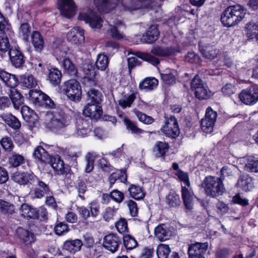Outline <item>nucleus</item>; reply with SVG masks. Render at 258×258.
<instances>
[{
  "instance_id": "f257e3e1",
  "label": "nucleus",
  "mask_w": 258,
  "mask_h": 258,
  "mask_svg": "<svg viewBox=\"0 0 258 258\" xmlns=\"http://www.w3.org/2000/svg\"><path fill=\"white\" fill-rule=\"evenodd\" d=\"M79 20L84 21L95 30L103 28L110 36L114 39L120 40L124 37L121 29L125 28L124 24L120 20H117L113 22V25L106 24L100 17L89 9H83L78 17Z\"/></svg>"
},
{
  "instance_id": "f03ea898",
  "label": "nucleus",
  "mask_w": 258,
  "mask_h": 258,
  "mask_svg": "<svg viewBox=\"0 0 258 258\" xmlns=\"http://www.w3.org/2000/svg\"><path fill=\"white\" fill-rule=\"evenodd\" d=\"M71 117L60 110L48 113L45 121V126L52 132L67 135L71 130Z\"/></svg>"
},
{
  "instance_id": "7ed1b4c3",
  "label": "nucleus",
  "mask_w": 258,
  "mask_h": 258,
  "mask_svg": "<svg viewBox=\"0 0 258 258\" xmlns=\"http://www.w3.org/2000/svg\"><path fill=\"white\" fill-rule=\"evenodd\" d=\"M245 14V11L240 5L230 6L222 14L221 22L226 27L234 26L244 18Z\"/></svg>"
},
{
  "instance_id": "20e7f679",
  "label": "nucleus",
  "mask_w": 258,
  "mask_h": 258,
  "mask_svg": "<svg viewBox=\"0 0 258 258\" xmlns=\"http://www.w3.org/2000/svg\"><path fill=\"white\" fill-rule=\"evenodd\" d=\"M205 194L211 198L222 196L225 191V187L222 179L218 177L208 176L202 183Z\"/></svg>"
},
{
  "instance_id": "39448f33",
  "label": "nucleus",
  "mask_w": 258,
  "mask_h": 258,
  "mask_svg": "<svg viewBox=\"0 0 258 258\" xmlns=\"http://www.w3.org/2000/svg\"><path fill=\"white\" fill-rule=\"evenodd\" d=\"M62 90L70 100L79 101L81 98L82 90L80 83L76 80H70L66 82Z\"/></svg>"
},
{
  "instance_id": "423d86ee",
  "label": "nucleus",
  "mask_w": 258,
  "mask_h": 258,
  "mask_svg": "<svg viewBox=\"0 0 258 258\" xmlns=\"http://www.w3.org/2000/svg\"><path fill=\"white\" fill-rule=\"evenodd\" d=\"M161 131L166 137L172 139L177 138L180 134V130L176 118L173 116L167 118Z\"/></svg>"
},
{
  "instance_id": "0eeeda50",
  "label": "nucleus",
  "mask_w": 258,
  "mask_h": 258,
  "mask_svg": "<svg viewBox=\"0 0 258 258\" xmlns=\"http://www.w3.org/2000/svg\"><path fill=\"white\" fill-rule=\"evenodd\" d=\"M136 56H131L127 58L128 67L130 70L134 67L140 65V62L139 58L147 61L154 66L159 63V60L158 58L147 53L137 52L136 53Z\"/></svg>"
},
{
  "instance_id": "6e6552de",
  "label": "nucleus",
  "mask_w": 258,
  "mask_h": 258,
  "mask_svg": "<svg viewBox=\"0 0 258 258\" xmlns=\"http://www.w3.org/2000/svg\"><path fill=\"white\" fill-rule=\"evenodd\" d=\"M217 116L216 112L211 107L207 109L205 118L201 121V128L204 132L211 133L213 131Z\"/></svg>"
},
{
  "instance_id": "1a4fd4ad",
  "label": "nucleus",
  "mask_w": 258,
  "mask_h": 258,
  "mask_svg": "<svg viewBox=\"0 0 258 258\" xmlns=\"http://www.w3.org/2000/svg\"><path fill=\"white\" fill-rule=\"evenodd\" d=\"M239 97L245 104H255L258 101V88L250 87L244 89L239 94Z\"/></svg>"
},
{
  "instance_id": "9d476101",
  "label": "nucleus",
  "mask_w": 258,
  "mask_h": 258,
  "mask_svg": "<svg viewBox=\"0 0 258 258\" xmlns=\"http://www.w3.org/2000/svg\"><path fill=\"white\" fill-rule=\"evenodd\" d=\"M208 247L207 242H196L190 244L188 249L189 258H205L204 255Z\"/></svg>"
},
{
  "instance_id": "9b49d317",
  "label": "nucleus",
  "mask_w": 258,
  "mask_h": 258,
  "mask_svg": "<svg viewBox=\"0 0 258 258\" xmlns=\"http://www.w3.org/2000/svg\"><path fill=\"white\" fill-rule=\"evenodd\" d=\"M29 95L35 103H44L49 108H54L55 106L54 101L48 96L41 92L30 90Z\"/></svg>"
},
{
  "instance_id": "f8f14e48",
  "label": "nucleus",
  "mask_w": 258,
  "mask_h": 258,
  "mask_svg": "<svg viewBox=\"0 0 258 258\" xmlns=\"http://www.w3.org/2000/svg\"><path fill=\"white\" fill-rule=\"evenodd\" d=\"M59 9L61 15L67 18L74 16L76 11V6L73 0H57Z\"/></svg>"
},
{
  "instance_id": "ddd939ff",
  "label": "nucleus",
  "mask_w": 258,
  "mask_h": 258,
  "mask_svg": "<svg viewBox=\"0 0 258 258\" xmlns=\"http://www.w3.org/2000/svg\"><path fill=\"white\" fill-rule=\"evenodd\" d=\"M90 132L86 120L79 119L75 128L71 127V130L67 133L68 136H73L77 137L84 138L87 136Z\"/></svg>"
},
{
  "instance_id": "4468645a",
  "label": "nucleus",
  "mask_w": 258,
  "mask_h": 258,
  "mask_svg": "<svg viewBox=\"0 0 258 258\" xmlns=\"http://www.w3.org/2000/svg\"><path fill=\"white\" fill-rule=\"evenodd\" d=\"M120 240L118 236L114 234L106 235L103 239V245L107 250L112 253L116 252L118 248Z\"/></svg>"
},
{
  "instance_id": "2eb2a0df",
  "label": "nucleus",
  "mask_w": 258,
  "mask_h": 258,
  "mask_svg": "<svg viewBox=\"0 0 258 258\" xmlns=\"http://www.w3.org/2000/svg\"><path fill=\"white\" fill-rule=\"evenodd\" d=\"M67 38L73 44L83 43L85 41L84 30L79 27H74L67 33Z\"/></svg>"
},
{
  "instance_id": "dca6fc26",
  "label": "nucleus",
  "mask_w": 258,
  "mask_h": 258,
  "mask_svg": "<svg viewBox=\"0 0 258 258\" xmlns=\"http://www.w3.org/2000/svg\"><path fill=\"white\" fill-rule=\"evenodd\" d=\"M102 112L101 107L99 104L91 103H88L83 111V113L85 116L94 119L99 118Z\"/></svg>"
},
{
  "instance_id": "f3484780",
  "label": "nucleus",
  "mask_w": 258,
  "mask_h": 258,
  "mask_svg": "<svg viewBox=\"0 0 258 258\" xmlns=\"http://www.w3.org/2000/svg\"><path fill=\"white\" fill-rule=\"evenodd\" d=\"M181 197L183 204L188 210H191L194 206L195 196L191 186H186L181 185Z\"/></svg>"
},
{
  "instance_id": "a211bd4d",
  "label": "nucleus",
  "mask_w": 258,
  "mask_h": 258,
  "mask_svg": "<svg viewBox=\"0 0 258 258\" xmlns=\"http://www.w3.org/2000/svg\"><path fill=\"white\" fill-rule=\"evenodd\" d=\"M12 179L20 184H33L37 177L32 173H15L12 177Z\"/></svg>"
},
{
  "instance_id": "6ab92c4d",
  "label": "nucleus",
  "mask_w": 258,
  "mask_h": 258,
  "mask_svg": "<svg viewBox=\"0 0 258 258\" xmlns=\"http://www.w3.org/2000/svg\"><path fill=\"white\" fill-rule=\"evenodd\" d=\"M52 47L53 49V54L56 59L60 61L69 57L70 54V50L68 47L62 44H57L56 42H53Z\"/></svg>"
},
{
  "instance_id": "aec40b11",
  "label": "nucleus",
  "mask_w": 258,
  "mask_h": 258,
  "mask_svg": "<svg viewBox=\"0 0 258 258\" xmlns=\"http://www.w3.org/2000/svg\"><path fill=\"white\" fill-rule=\"evenodd\" d=\"M9 54L12 64L16 68H20L24 63L23 55L18 46L12 47L9 51Z\"/></svg>"
},
{
  "instance_id": "412c9836",
  "label": "nucleus",
  "mask_w": 258,
  "mask_h": 258,
  "mask_svg": "<svg viewBox=\"0 0 258 258\" xmlns=\"http://www.w3.org/2000/svg\"><path fill=\"white\" fill-rule=\"evenodd\" d=\"M155 237L160 241L168 240L172 235V232L170 228L164 224H160L154 229Z\"/></svg>"
},
{
  "instance_id": "4be33fe9",
  "label": "nucleus",
  "mask_w": 258,
  "mask_h": 258,
  "mask_svg": "<svg viewBox=\"0 0 258 258\" xmlns=\"http://www.w3.org/2000/svg\"><path fill=\"white\" fill-rule=\"evenodd\" d=\"M169 149L168 143L165 142L158 141L153 148V153L154 156L158 158L165 159V155Z\"/></svg>"
},
{
  "instance_id": "5701e85b",
  "label": "nucleus",
  "mask_w": 258,
  "mask_h": 258,
  "mask_svg": "<svg viewBox=\"0 0 258 258\" xmlns=\"http://www.w3.org/2000/svg\"><path fill=\"white\" fill-rule=\"evenodd\" d=\"M177 75L176 71L173 69H166L160 73V77L163 82L167 85H173L176 82Z\"/></svg>"
},
{
  "instance_id": "b1692460",
  "label": "nucleus",
  "mask_w": 258,
  "mask_h": 258,
  "mask_svg": "<svg viewBox=\"0 0 258 258\" xmlns=\"http://www.w3.org/2000/svg\"><path fill=\"white\" fill-rule=\"evenodd\" d=\"M159 36V32L156 25H151L147 31L145 35H143L142 40L146 43L154 42Z\"/></svg>"
},
{
  "instance_id": "393cba45",
  "label": "nucleus",
  "mask_w": 258,
  "mask_h": 258,
  "mask_svg": "<svg viewBox=\"0 0 258 258\" xmlns=\"http://www.w3.org/2000/svg\"><path fill=\"white\" fill-rule=\"evenodd\" d=\"M20 83L25 88L32 89L36 87L37 82L34 76L28 73H26L20 76Z\"/></svg>"
},
{
  "instance_id": "a878e982",
  "label": "nucleus",
  "mask_w": 258,
  "mask_h": 258,
  "mask_svg": "<svg viewBox=\"0 0 258 258\" xmlns=\"http://www.w3.org/2000/svg\"><path fill=\"white\" fill-rule=\"evenodd\" d=\"M0 118L8 125L14 130L19 129L21 127L20 121L11 113H4L0 115Z\"/></svg>"
},
{
  "instance_id": "bb28decb",
  "label": "nucleus",
  "mask_w": 258,
  "mask_h": 258,
  "mask_svg": "<svg viewBox=\"0 0 258 258\" xmlns=\"http://www.w3.org/2000/svg\"><path fill=\"white\" fill-rule=\"evenodd\" d=\"M35 182H37V184L34 190L35 198L41 199L44 197L45 194H49L50 190L48 184L40 180L37 177Z\"/></svg>"
},
{
  "instance_id": "cd10ccee",
  "label": "nucleus",
  "mask_w": 258,
  "mask_h": 258,
  "mask_svg": "<svg viewBox=\"0 0 258 258\" xmlns=\"http://www.w3.org/2000/svg\"><path fill=\"white\" fill-rule=\"evenodd\" d=\"M83 245L82 241L79 239L66 240L63 245V248L72 253L79 251Z\"/></svg>"
},
{
  "instance_id": "c85d7f7f",
  "label": "nucleus",
  "mask_w": 258,
  "mask_h": 258,
  "mask_svg": "<svg viewBox=\"0 0 258 258\" xmlns=\"http://www.w3.org/2000/svg\"><path fill=\"white\" fill-rule=\"evenodd\" d=\"M0 81H3L10 88L15 87L18 84V80L15 75L1 69H0Z\"/></svg>"
},
{
  "instance_id": "c756f323",
  "label": "nucleus",
  "mask_w": 258,
  "mask_h": 258,
  "mask_svg": "<svg viewBox=\"0 0 258 258\" xmlns=\"http://www.w3.org/2000/svg\"><path fill=\"white\" fill-rule=\"evenodd\" d=\"M96 72L93 69H88L85 72V75L83 78V83L86 88H91L97 84L96 80Z\"/></svg>"
},
{
  "instance_id": "7c9ffc66",
  "label": "nucleus",
  "mask_w": 258,
  "mask_h": 258,
  "mask_svg": "<svg viewBox=\"0 0 258 258\" xmlns=\"http://www.w3.org/2000/svg\"><path fill=\"white\" fill-rule=\"evenodd\" d=\"M237 186L245 191H249L253 187L252 179L247 174L243 175L239 178Z\"/></svg>"
},
{
  "instance_id": "2f4dec72",
  "label": "nucleus",
  "mask_w": 258,
  "mask_h": 258,
  "mask_svg": "<svg viewBox=\"0 0 258 258\" xmlns=\"http://www.w3.org/2000/svg\"><path fill=\"white\" fill-rule=\"evenodd\" d=\"M245 162V169L247 171L258 172V158L253 156H247L242 158Z\"/></svg>"
},
{
  "instance_id": "473e14b6",
  "label": "nucleus",
  "mask_w": 258,
  "mask_h": 258,
  "mask_svg": "<svg viewBox=\"0 0 258 258\" xmlns=\"http://www.w3.org/2000/svg\"><path fill=\"white\" fill-rule=\"evenodd\" d=\"M246 35L248 39L258 43V24L250 22L246 25Z\"/></svg>"
},
{
  "instance_id": "72a5a7b5",
  "label": "nucleus",
  "mask_w": 258,
  "mask_h": 258,
  "mask_svg": "<svg viewBox=\"0 0 258 258\" xmlns=\"http://www.w3.org/2000/svg\"><path fill=\"white\" fill-rule=\"evenodd\" d=\"M31 42L36 51H41L44 45V41L42 36L40 32L34 31L32 33Z\"/></svg>"
},
{
  "instance_id": "f704fd0d",
  "label": "nucleus",
  "mask_w": 258,
  "mask_h": 258,
  "mask_svg": "<svg viewBox=\"0 0 258 258\" xmlns=\"http://www.w3.org/2000/svg\"><path fill=\"white\" fill-rule=\"evenodd\" d=\"M158 81L155 78H147L139 84V88L145 91H151L156 88Z\"/></svg>"
},
{
  "instance_id": "c9c22d12",
  "label": "nucleus",
  "mask_w": 258,
  "mask_h": 258,
  "mask_svg": "<svg viewBox=\"0 0 258 258\" xmlns=\"http://www.w3.org/2000/svg\"><path fill=\"white\" fill-rule=\"evenodd\" d=\"M50 162L52 167L54 170L58 171L59 174H62L67 172V167H65L63 161L60 159L59 156H57L52 158Z\"/></svg>"
},
{
  "instance_id": "e433bc0d",
  "label": "nucleus",
  "mask_w": 258,
  "mask_h": 258,
  "mask_svg": "<svg viewBox=\"0 0 258 258\" xmlns=\"http://www.w3.org/2000/svg\"><path fill=\"white\" fill-rule=\"evenodd\" d=\"M10 97L14 108L19 109L23 101L22 95L13 87L10 89Z\"/></svg>"
},
{
  "instance_id": "4c0bfd02",
  "label": "nucleus",
  "mask_w": 258,
  "mask_h": 258,
  "mask_svg": "<svg viewBox=\"0 0 258 258\" xmlns=\"http://www.w3.org/2000/svg\"><path fill=\"white\" fill-rule=\"evenodd\" d=\"M20 214L22 216L27 219L37 217L36 210L27 204H23L20 208Z\"/></svg>"
},
{
  "instance_id": "58836bf2",
  "label": "nucleus",
  "mask_w": 258,
  "mask_h": 258,
  "mask_svg": "<svg viewBox=\"0 0 258 258\" xmlns=\"http://www.w3.org/2000/svg\"><path fill=\"white\" fill-rule=\"evenodd\" d=\"M165 202L169 207L176 208L180 205L181 201L178 195L172 191L166 196Z\"/></svg>"
},
{
  "instance_id": "ea45409f",
  "label": "nucleus",
  "mask_w": 258,
  "mask_h": 258,
  "mask_svg": "<svg viewBox=\"0 0 258 258\" xmlns=\"http://www.w3.org/2000/svg\"><path fill=\"white\" fill-rule=\"evenodd\" d=\"M87 100L88 103L100 104L101 101V93L97 90L94 88L87 91Z\"/></svg>"
},
{
  "instance_id": "a19ab883",
  "label": "nucleus",
  "mask_w": 258,
  "mask_h": 258,
  "mask_svg": "<svg viewBox=\"0 0 258 258\" xmlns=\"http://www.w3.org/2000/svg\"><path fill=\"white\" fill-rule=\"evenodd\" d=\"M61 78V72L57 69L53 68L49 70L48 79L53 86H56L60 83Z\"/></svg>"
},
{
  "instance_id": "79ce46f5",
  "label": "nucleus",
  "mask_w": 258,
  "mask_h": 258,
  "mask_svg": "<svg viewBox=\"0 0 258 258\" xmlns=\"http://www.w3.org/2000/svg\"><path fill=\"white\" fill-rule=\"evenodd\" d=\"M130 196L136 200H141L145 197L142 188L135 184H132L128 188Z\"/></svg>"
},
{
  "instance_id": "37998d69",
  "label": "nucleus",
  "mask_w": 258,
  "mask_h": 258,
  "mask_svg": "<svg viewBox=\"0 0 258 258\" xmlns=\"http://www.w3.org/2000/svg\"><path fill=\"white\" fill-rule=\"evenodd\" d=\"M136 98V95L132 93L130 95H125L118 101V105L124 109L131 106L132 104Z\"/></svg>"
},
{
  "instance_id": "c03bdc74",
  "label": "nucleus",
  "mask_w": 258,
  "mask_h": 258,
  "mask_svg": "<svg viewBox=\"0 0 258 258\" xmlns=\"http://www.w3.org/2000/svg\"><path fill=\"white\" fill-rule=\"evenodd\" d=\"M61 65L65 71L71 76H75L77 73V70L75 65L68 57L61 61Z\"/></svg>"
},
{
  "instance_id": "a18cd8bd",
  "label": "nucleus",
  "mask_w": 258,
  "mask_h": 258,
  "mask_svg": "<svg viewBox=\"0 0 258 258\" xmlns=\"http://www.w3.org/2000/svg\"><path fill=\"white\" fill-rule=\"evenodd\" d=\"M196 97L200 99H206L211 95V92L209 90L207 84L198 88L197 90L195 92Z\"/></svg>"
},
{
  "instance_id": "49530a36",
  "label": "nucleus",
  "mask_w": 258,
  "mask_h": 258,
  "mask_svg": "<svg viewBox=\"0 0 258 258\" xmlns=\"http://www.w3.org/2000/svg\"><path fill=\"white\" fill-rule=\"evenodd\" d=\"M201 51L204 57L210 60L217 57L219 54V50L212 46L206 47L201 49Z\"/></svg>"
},
{
  "instance_id": "de8ad7c7",
  "label": "nucleus",
  "mask_w": 258,
  "mask_h": 258,
  "mask_svg": "<svg viewBox=\"0 0 258 258\" xmlns=\"http://www.w3.org/2000/svg\"><path fill=\"white\" fill-rule=\"evenodd\" d=\"M151 52L159 56H167L172 54L174 50L172 48L157 46L152 49Z\"/></svg>"
},
{
  "instance_id": "09e8293b",
  "label": "nucleus",
  "mask_w": 258,
  "mask_h": 258,
  "mask_svg": "<svg viewBox=\"0 0 258 258\" xmlns=\"http://www.w3.org/2000/svg\"><path fill=\"white\" fill-rule=\"evenodd\" d=\"M6 31H0V51L3 52L9 51L11 49L9 39L6 34Z\"/></svg>"
},
{
  "instance_id": "8fccbe9b",
  "label": "nucleus",
  "mask_w": 258,
  "mask_h": 258,
  "mask_svg": "<svg viewBox=\"0 0 258 258\" xmlns=\"http://www.w3.org/2000/svg\"><path fill=\"white\" fill-rule=\"evenodd\" d=\"M171 249L168 245L160 244L156 249V253L158 258H168Z\"/></svg>"
},
{
  "instance_id": "3c124183",
  "label": "nucleus",
  "mask_w": 258,
  "mask_h": 258,
  "mask_svg": "<svg viewBox=\"0 0 258 258\" xmlns=\"http://www.w3.org/2000/svg\"><path fill=\"white\" fill-rule=\"evenodd\" d=\"M21 112L24 119L27 122L33 121L32 119L36 116V114L33 111L26 105L21 107Z\"/></svg>"
},
{
  "instance_id": "603ef678",
  "label": "nucleus",
  "mask_w": 258,
  "mask_h": 258,
  "mask_svg": "<svg viewBox=\"0 0 258 258\" xmlns=\"http://www.w3.org/2000/svg\"><path fill=\"white\" fill-rule=\"evenodd\" d=\"M123 242L126 249H133L136 248L138 245V242L135 238L128 234L123 236Z\"/></svg>"
},
{
  "instance_id": "864d4df0",
  "label": "nucleus",
  "mask_w": 258,
  "mask_h": 258,
  "mask_svg": "<svg viewBox=\"0 0 258 258\" xmlns=\"http://www.w3.org/2000/svg\"><path fill=\"white\" fill-rule=\"evenodd\" d=\"M108 62L107 56L105 54H100L98 55L95 64L98 69L104 71L107 67Z\"/></svg>"
},
{
  "instance_id": "5fc2aeb1",
  "label": "nucleus",
  "mask_w": 258,
  "mask_h": 258,
  "mask_svg": "<svg viewBox=\"0 0 258 258\" xmlns=\"http://www.w3.org/2000/svg\"><path fill=\"white\" fill-rule=\"evenodd\" d=\"M25 162L24 157L20 154L16 153H13L9 158V163L11 165L17 167L23 164Z\"/></svg>"
},
{
  "instance_id": "6e6d98bb",
  "label": "nucleus",
  "mask_w": 258,
  "mask_h": 258,
  "mask_svg": "<svg viewBox=\"0 0 258 258\" xmlns=\"http://www.w3.org/2000/svg\"><path fill=\"white\" fill-rule=\"evenodd\" d=\"M31 32V27L27 23H22L19 28V34L25 41H28Z\"/></svg>"
},
{
  "instance_id": "4d7b16f0",
  "label": "nucleus",
  "mask_w": 258,
  "mask_h": 258,
  "mask_svg": "<svg viewBox=\"0 0 258 258\" xmlns=\"http://www.w3.org/2000/svg\"><path fill=\"white\" fill-rule=\"evenodd\" d=\"M33 155L35 158L41 162H45L48 157L47 152L41 146H38L35 148Z\"/></svg>"
},
{
  "instance_id": "13d9d810",
  "label": "nucleus",
  "mask_w": 258,
  "mask_h": 258,
  "mask_svg": "<svg viewBox=\"0 0 258 258\" xmlns=\"http://www.w3.org/2000/svg\"><path fill=\"white\" fill-rule=\"evenodd\" d=\"M18 232L21 233L20 238L26 244H30L34 241V234L30 233L27 230L20 228L18 229Z\"/></svg>"
},
{
  "instance_id": "bf43d9fd",
  "label": "nucleus",
  "mask_w": 258,
  "mask_h": 258,
  "mask_svg": "<svg viewBox=\"0 0 258 258\" xmlns=\"http://www.w3.org/2000/svg\"><path fill=\"white\" fill-rule=\"evenodd\" d=\"M134 112L138 117L139 120L146 124H150L153 122L154 119L150 116H149L142 112L134 109Z\"/></svg>"
},
{
  "instance_id": "052dcab7",
  "label": "nucleus",
  "mask_w": 258,
  "mask_h": 258,
  "mask_svg": "<svg viewBox=\"0 0 258 258\" xmlns=\"http://www.w3.org/2000/svg\"><path fill=\"white\" fill-rule=\"evenodd\" d=\"M124 122L126 125V128L130 131L132 134L140 135L143 133L144 131L139 128L135 123L132 122L128 119L125 118Z\"/></svg>"
},
{
  "instance_id": "680f3d73",
  "label": "nucleus",
  "mask_w": 258,
  "mask_h": 258,
  "mask_svg": "<svg viewBox=\"0 0 258 258\" xmlns=\"http://www.w3.org/2000/svg\"><path fill=\"white\" fill-rule=\"evenodd\" d=\"M175 175L177 177L178 179L184 185V186H190V181L188 173L184 172L182 170H178L177 172H175Z\"/></svg>"
},
{
  "instance_id": "e2e57ef3",
  "label": "nucleus",
  "mask_w": 258,
  "mask_h": 258,
  "mask_svg": "<svg viewBox=\"0 0 258 258\" xmlns=\"http://www.w3.org/2000/svg\"><path fill=\"white\" fill-rule=\"evenodd\" d=\"M118 48V44L114 41H108L106 42L104 45V50L109 55H111L116 52Z\"/></svg>"
},
{
  "instance_id": "0e129e2a",
  "label": "nucleus",
  "mask_w": 258,
  "mask_h": 258,
  "mask_svg": "<svg viewBox=\"0 0 258 258\" xmlns=\"http://www.w3.org/2000/svg\"><path fill=\"white\" fill-rule=\"evenodd\" d=\"M91 216L92 218H96L99 214V204L96 201H93L88 205Z\"/></svg>"
},
{
  "instance_id": "69168bd1",
  "label": "nucleus",
  "mask_w": 258,
  "mask_h": 258,
  "mask_svg": "<svg viewBox=\"0 0 258 258\" xmlns=\"http://www.w3.org/2000/svg\"><path fill=\"white\" fill-rule=\"evenodd\" d=\"M86 166L85 171L86 172H90L94 168V162L95 159V156L93 153H88L86 156Z\"/></svg>"
},
{
  "instance_id": "338daca9",
  "label": "nucleus",
  "mask_w": 258,
  "mask_h": 258,
  "mask_svg": "<svg viewBox=\"0 0 258 258\" xmlns=\"http://www.w3.org/2000/svg\"><path fill=\"white\" fill-rule=\"evenodd\" d=\"M115 227L118 232L125 234L128 232V227L126 220L124 218H120L115 224Z\"/></svg>"
},
{
  "instance_id": "774afa93",
  "label": "nucleus",
  "mask_w": 258,
  "mask_h": 258,
  "mask_svg": "<svg viewBox=\"0 0 258 258\" xmlns=\"http://www.w3.org/2000/svg\"><path fill=\"white\" fill-rule=\"evenodd\" d=\"M185 61L190 63L200 64L201 59L200 56L195 52H188L184 57Z\"/></svg>"
}]
</instances>
